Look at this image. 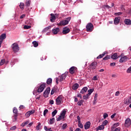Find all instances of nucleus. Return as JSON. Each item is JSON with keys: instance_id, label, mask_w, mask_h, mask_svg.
Masks as SVG:
<instances>
[{"instance_id": "nucleus-1", "label": "nucleus", "mask_w": 131, "mask_h": 131, "mask_svg": "<svg viewBox=\"0 0 131 131\" xmlns=\"http://www.w3.org/2000/svg\"><path fill=\"white\" fill-rule=\"evenodd\" d=\"M70 20H71V17H67L66 19L60 20L59 23L57 24V25L58 26H65V25H68Z\"/></svg>"}, {"instance_id": "nucleus-2", "label": "nucleus", "mask_w": 131, "mask_h": 131, "mask_svg": "<svg viewBox=\"0 0 131 131\" xmlns=\"http://www.w3.org/2000/svg\"><path fill=\"white\" fill-rule=\"evenodd\" d=\"M65 115H66V110H63L60 113V115L56 118L57 121H61L62 119L65 118Z\"/></svg>"}, {"instance_id": "nucleus-3", "label": "nucleus", "mask_w": 131, "mask_h": 131, "mask_svg": "<svg viewBox=\"0 0 131 131\" xmlns=\"http://www.w3.org/2000/svg\"><path fill=\"white\" fill-rule=\"evenodd\" d=\"M64 97L62 95L59 96L56 99V104L61 105L63 102Z\"/></svg>"}, {"instance_id": "nucleus-4", "label": "nucleus", "mask_w": 131, "mask_h": 131, "mask_svg": "<svg viewBox=\"0 0 131 131\" xmlns=\"http://www.w3.org/2000/svg\"><path fill=\"white\" fill-rule=\"evenodd\" d=\"M11 48L14 53L19 52V45L17 43H14L11 45Z\"/></svg>"}, {"instance_id": "nucleus-5", "label": "nucleus", "mask_w": 131, "mask_h": 131, "mask_svg": "<svg viewBox=\"0 0 131 131\" xmlns=\"http://www.w3.org/2000/svg\"><path fill=\"white\" fill-rule=\"evenodd\" d=\"M86 31L89 32H92L94 28V26L92 23H88L86 26Z\"/></svg>"}, {"instance_id": "nucleus-6", "label": "nucleus", "mask_w": 131, "mask_h": 131, "mask_svg": "<svg viewBox=\"0 0 131 131\" xmlns=\"http://www.w3.org/2000/svg\"><path fill=\"white\" fill-rule=\"evenodd\" d=\"M45 88H46V83H43L42 84H41L38 88V93H42V92H43V90H45Z\"/></svg>"}, {"instance_id": "nucleus-7", "label": "nucleus", "mask_w": 131, "mask_h": 131, "mask_svg": "<svg viewBox=\"0 0 131 131\" xmlns=\"http://www.w3.org/2000/svg\"><path fill=\"white\" fill-rule=\"evenodd\" d=\"M50 15H51L50 21L52 22V23L55 22V20H56V18H58L59 16L58 14H54L53 13H51Z\"/></svg>"}, {"instance_id": "nucleus-8", "label": "nucleus", "mask_w": 131, "mask_h": 131, "mask_svg": "<svg viewBox=\"0 0 131 131\" xmlns=\"http://www.w3.org/2000/svg\"><path fill=\"white\" fill-rule=\"evenodd\" d=\"M121 58L119 60L120 63H123V62H126L127 61V56H123V54H121Z\"/></svg>"}, {"instance_id": "nucleus-9", "label": "nucleus", "mask_w": 131, "mask_h": 131, "mask_svg": "<svg viewBox=\"0 0 131 131\" xmlns=\"http://www.w3.org/2000/svg\"><path fill=\"white\" fill-rule=\"evenodd\" d=\"M50 92H51V88H47L43 93V96L45 98H48V97H49Z\"/></svg>"}, {"instance_id": "nucleus-10", "label": "nucleus", "mask_w": 131, "mask_h": 131, "mask_svg": "<svg viewBox=\"0 0 131 131\" xmlns=\"http://www.w3.org/2000/svg\"><path fill=\"white\" fill-rule=\"evenodd\" d=\"M130 125H131L130 119H129V118L126 119L125 122L124 123V126H125V127H129V126H130Z\"/></svg>"}, {"instance_id": "nucleus-11", "label": "nucleus", "mask_w": 131, "mask_h": 131, "mask_svg": "<svg viewBox=\"0 0 131 131\" xmlns=\"http://www.w3.org/2000/svg\"><path fill=\"white\" fill-rule=\"evenodd\" d=\"M77 72V68L75 67H72L69 70V72L71 74H74Z\"/></svg>"}, {"instance_id": "nucleus-12", "label": "nucleus", "mask_w": 131, "mask_h": 131, "mask_svg": "<svg viewBox=\"0 0 131 131\" xmlns=\"http://www.w3.org/2000/svg\"><path fill=\"white\" fill-rule=\"evenodd\" d=\"M35 112V111L34 110L29 111L26 113L25 116L27 118H28V117H29L30 115L34 114Z\"/></svg>"}, {"instance_id": "nucleus-13", "label": "nucleus", "mask_w": 131, "mask_h": 131, "mask_svg": "<svg viewBox=\"0 0 131 131\" xmlns=\"http://www.w3.org/2000/svg\"><path fill=\"white\" fill-rule=\"evenodd\" d=\"M70 32V29L67 27L63 28L62 30L63 34H67V33H69Z\"/></svg>"}, {"instance_id": "nucleus-14", "label": "nucleus", "mask_w": 131, "mask_h": 131, "mask_svg": "<svg viewBox=\"0 0 131 131\" xmlns=\"http://www.w3.org/2000/svg\"><path fill=\"white\" fill-rule=\"evenodd\" d=\"M124 104H126L127 105H129L131 103V96L129 98H126L124 99Z\"/></svg>"}, {"instance_id": "nucleus-15", "label": "nucleus", "mask_w": 131, "mask_h": 131, "mask_svg": "<svg viewBox=\"0 0 131 131\" xmlns=\"http://www.w3.org/2000/svg\"><path fill=\"white\" fill-rule=\"evenodd\" d=\"M120 21V17L118 16L115 18L114 23V24H115V25H118V24H119Z\"/></svg>"}, {"instance_id": "nucleus-16", "label": "nucleus", "mask_w": 131, "mask_h": 131, "mask_svg": "<svg viewBox=\"0 0 131 131\" xmlns=\"http://www.w3.org/2000/svg\"><path fill=\"white\" fill-rule=\"evenodd\" d=\"M84 129H89L90 127H91V122L88 121L86 122L84 124Z\"/></svg>"}, {"instance_id": "nucleus-17", "label": "nucleus", "mask_w": 131, "mask_h": 131, "mask_svg": "<svg viewBox=\"0 0 131 131\" xmlns=\"http://www.w3.org/2000/svg\"><path fill=\"white\" fill-rule=\"evenodd\" d=\"M88 92V87L85 86L82 88V89L80 91V94H82V95L85 94Z\"/></svg>"}, {"instance_id": "nucleus-18", "label": "nucleus", "mask_w": 131, "mask_h": 131, "mask_svg": "<svg viewBox=\"0 0 131 131\" xmlns=\"http://www.w3.org/2000/svg\"><path fill=\"white\" fill-rule=\"evenodd\" d=\"M96 66H97V62H94L90 64V68L91 69L94 70L95 68H96Z\"/></svg>"}, {"instance_id": "nucleus-19", "label": "nucleus", "mask_w": 131, "mask_h": 131, "mask_svg": "<svg viewBox=\"0 0 131 131\" xmlns=\"http://www.w3.org/2000/svg\"><path fill=\"white\" fill-rule=\"evenodd\" d=\"M7 37V36L6 35V34L4 33L2 34L1 36H0V41H3L4 39H6Z\"/></svg>"}, {"instance_id": "nucleus-20", "label": "nucleus", "mask_w": 131, "mask_h": 131, "mask_svg": "<svg viewBox=\"0 0 131 131\" xmlns=\"http://www.w3.org/2000/svg\"><path fill=\"white\" fill-rule=\"evenodd\" d=\"M59 81H63V80H64V79L66 78V74H63L61 75L60 76H59Z\"/></svg>"}, {"instance_id": "nucleus-21", "label": "nucleus", "mask_w": 131, "mask_h": 131, "mask_svg": "<svg viewBox=\"0 0 131 131\" xmlns=\"http://www.w3.org/2000/svg\"><path fill=\"white\" fill-rule=\"evenodd\" d=\"M59 31H60V29H59V28H56L52 30V33H53V34H57Z\"/></svg>"}, {"instance_id": "nucleus-22", "label": "nucleus", "mask_w": 131, "mask_h": 131, "mask_svg": "<svg viewBox=\"0 0 131 131\" xmlns=\"http://www.w3.org/2000/svg\"><path fill=\"white\" fill-rule=\"evenodd\" d=\"M105 128V126L103 125H99L98 127H96V129L97 131L102 130Z\"/></svg>"}, {"instance_id": "nucleus-23", "label": "nucleus", "mask_w": 131, "mask_h": 131, "mask_svg": "<svg viewBox=\"0 0 131 131\" xmlns=\"http://www.w3.org/2000/svg\"><path fill=\"white\" fill-rule=\"evenodd\" d=\"M107 54H108V52H107V51L104 52L102 54H100L97 57V59H101V58H103V57H104Z\"/></svg>"}, {"instance_id": "nucleus-24", "label": "nucleus", "mask_w": 131, "mask_h": 131, "mask_svg": "<svg viewBox=\"0 0 131 131\" xmlns=\"http://www.w3.org/2000/svg\"><path fill=\"white\" fill-rule=\"evenodd\" d=\"M124 23L126 25H131V20L129 19H125L124 20Z\"/></svg>"}, {"instance_id": "nucleus-25", "label": "nucleus", "mask_w": 131, "mask_h": 131, "mask_svg": "<svg viewBox=\"0 0 131 131\" xmlns=\"http://www.w3.org/2000/svg\"><path fill=\"white\" fill-rule=\"evenodd\" d=\"M112 59H113V60H116L117 59H118V54L117 53H114L112 56Z\"/></svg>"}, {"instance_id": "nucleus-26", "label": "nucleus", "mask_w": 131, "mask_h": 131, "mask_svg": "<svg viewBox=\"0 0 131 131\" xmlns=\"http://www.w3.org/2000/svg\"><path fill=\"white\" fill-rule=\"evenodd\" d=\"M79 86V85L78 84L75 83L72 86V89L75 91L76 90H77V89H78Z\"/></svg>"}, {"instance_id": "nucleus-27", "label": "nucleus", "mask_w": 131, "mask_h": 131, "mask_svg": "<svg viewBox=\"0 0 131 131\" xmlns=\"http://www.w3.org/2000/svg\"><path fill=\"white\" fill-rule=\"evenodd\" d=\"M97 100H98V94L96 93L94 96L93 104H96V103H97Z\"/></svg>"}, {"instance_id": "nucleus-28", "label": "nucleus", "mask_w": 131, "mask_h": 131, "mask_svg": "<svg viewBox=\"0 0 131 131\" xmlns=\"http://www.w3.org/2000/svg\"><path fill=\"white\" fill-rule=\"evenodd\" d=\"M121 128L120 127H118L117 128H111V131H120Z\"/></svg>"}, {"instance_id": "nucleus-29", "label": "nucleus", "mask_w": 131, "mask_h": 131, "mask_svg": "<svg viewBox=\"0 0 131 131\" xmlns=\"http://www.w3.org/2000/svg\"><path fill=\"white\" fill-rule=\"evenodd\" d=\"M49 124H53L55 123V118H52L49 120Z\"/></svg>"}, {"instance_id": "nucleus-30", "label": "nucleus", "mask_w": 131, "mask_h": 131, "mask_svg": "<svg viewBox=\"0 0 131 131\" xmlns=\"http://www.w3.org/2000/svg\"><path fill=\"white\" fill-rule=\"evenodd\" d=\"M41 124L40 122L38 123V125L36 127V130H39V129H40Z\"/></svg>"}, {"instance_id": "nucleus-31", "label": "nucleus", "mask_w": 131, "mask_h": 131, "mask_svg": "<svg viewBox=\"0 0 131 131\" xmlns=\"http://www.w3.org/2000/svg\"><path fill=\"white\" fill-rule=\"evenodd\" d=\"M25 7V5H24V3H20L19 5V8L21 9L22 10H24V8Z\"/></svg>"}, {"instance_id": "nucleus-32", "label": "nucleus", "mask_w": 131, "mask_h": 131, "mask_svg": "<svg viewBox=\"0 0 131 131\" xmlns=\"http://www.w3.org/2000/svg\"><path fill=\"white\" fill-rule=\"evenodd\" d=\"M32 44L35 48H37V47H38V42H37L36 41H33Z\"/></svg>"}, {"instance_id": "nucleus-33", "label": "nucleus", "mask_w": 131, "mask_h": 131, "mask_svg": "<svg viewBox=\"0 0 131 131\" xmlns=\"http://www.w3.org/2000/svg\"><path fill=\"white\" fill-rule=\"evenodd\" d=\"M90 96H91V95L87 94L83 96V99L84 100H88V99H89V97H90Z\"/></svg>"}, {"instance_id": "nucleus-34", "label": "nucleus", "mask_w": 131, "mask_h": 131, "mask_svg": "<svg viewBox=\"0 0 131 131\" xmlns=\"http://www.w3.org/2000/svg\"><path fill=\"white\" fill-rule=\"evenodd\" d=\"M49 29H51V26H49L45 28L42 30V32H47V31H48Z\"/></svg>"}, {"instance_id": "nucleus-35", "label": "nucleus", "mask_w": 131, "mask_h": 131, "mask_svg": "<svg viewBox=\"0 0 131 131\" xmlns=\"http://www.w3.org/2000/svg\"><path fill=\"white\" fill-rule=\"evenodd\" d=\"M5 62H6V59H2L0 61V66H3V65H4V64H5Z\"/></svg>"}, {"instance_id": "nucleus-36", "label": "nucleus", "mask_w": 131, "mask_h": 131, "mask_svg": "<svg viewBox=\"0 0 131 131\" xmlns=\"http://www.w3.org/2000/svg\"><path fill=\"white\" fill-rule=\"evenodd\" d=\"M29 123V121H27L26 122H24L20 125L21 126L24 127L25 125H27V124H28Z\"/></svg>"}, {"instance_id": "nucleus-37", "label": "nucleus", "mask_w": 131, "mask_h": 131, "mask_svg": "<svg viewBox=\"0 0 131 131\" xmlns=\"http://www.w3.org/2000/svg\"><path fill=\"white\" fill-rule=\"evenodd\" d=\"M94 89H89L88 90V94L89 95V96H91V95H92V93L94 92Z\"/></svg>"}, {"instance_id": "nucleus-38", "label": "nucleus", "mask_w": 131, "mask_h": 131, "mask_svg": "<svg viewBox=\"0 0 131 131\" xmlns=\"http://www.w3.org/2000/svg\"><path fill=\"white\" fill-rule=\"evenodd\" d=\"M52 81H53V80H52V78H50L48 79V80L47 81V84H51V83H52Z\"/></svg>"}, {"instance_id": "nucleus-39", "label": "nucleus", "mask_w": 131, "mask_h": 131, "mask_svg": "<svg viewBox=\"0 0 131 131\" xmlns=\"http://www.w3.org/2000/svg\"><path fill=\"white\" fill-rule=\"evenodd\" d=\"M57 113H58V111H57V110H55L52 113V117H54Z\"/></svg>"}, {"instance_id": "nucleus-40", "label": "nucleus", "mask_w": 131, "mask_h": 131, "mask_svg": "<svg viewBox=\"0 0 131 131\" xmlns=\"http://www.w3.org/2000/svg\"><path fill=\"white\" fill-rule=\"evenodd\" d=\"M83 103V100H79L77 102L78 106H81V105H82Z\"/></svg>"}, {"instance_id": "nucleus-41", "label": "nucleus", "mask_w": 131, "mask_h": 131, "mask_svg": "<svg viewBox=\"0 0 131 131\" xmlns=\"http://www.w3.org/2000/svg\"><path fill=\"white\" fill-rule=\"evenodd\" d=\"M117 126H119V123H116L114 124L112 128H117L116 127H117Z\"/></svg>"}, {"instance_id": "nucleus-42", "label": "nucleus", "mask_w": 131, "mask_h": 131, "mask_svg": "<svg viewBox=\"0 0 131 131\" xmlns=\"http://www.w3.org/2000/svg\"><path fill=\"white\" fill-rule=\"evenodd\" d=\"M78 126L80 127V128H83V125L82 123H81V122H78Z\"/></svg>"}, {"instance_id": "nucleus-43", "label": "nucleus", "mask_w": 131, "mask_h": 131, "mask_svg": "<svg viewBox=\"0 0 131 131\" xmlns=\"http://www.w3.org/2000/svg\"><path fill=\"white\" fill-rule=\"evenodd\" d=\"M67 127V124L64 123L62 125L61 127L62 129H66V128Z\"/></svg>"}, {"instance_id": "nucleus-44", "label": "nucleus", "mask_w": 131, "mask_h": 131, "mask_svg": "<svg viewBox=\"0 0 131 131\" xmlns=\"http://www.w3.org/2000/svg\"><path fill=\"white\" fill-rule=\"evenodd\" d=\"M107 123H108V121L104 120L103 121L102 125H103V126H105V125H107Z\"/></svg>"}, {"instance_id": "nucleus-45", "label": "nucleus", "mask_w": 131, "mask_h": 131, "mask_svg": "<svg viewBox=\"0 0 131 131\" xmlns=\"http://www.w3.org/2000/svg\"><path fill=\"white\" fill-rule=\"evenodd\" d=\"M24 29H30V28H31V26L25 25L24 26Z\"/></svg>"}, {"instance_id": "nucleus-46", "label": "nucleus", "mask_w": 131, "mask_h": 131, "mask_svg": "<svg viewBox=\"0 0 131 131\" xmlns=\"http://www.w3.org/2000/svg\"><path fill=\"white\" fill-rule=\"evenodd\" d=\"M13 112L15 114H17L18 113V110H17V108L14 107V108H13Z\"/></svg>"}, {"instance_id": "nucleus-47", "label": "nucleus", "mask_w": 131, "mask_h": 131, "mask_svg": "<svg viewBox=\"0 0 131 131\" xmlns=\"http://www.w3.org/2000/svg\"><path fill=\"white\" fill-rule=\"evenodd\" d=\"M29 6H30V1H28L26 3V7H29Z\"/></svg>"}, {"instance_id": "nucleus-48", "label": "nucleus", "mask_w": 131, "mask_h": 131, "mask_svg": "<svg viewBox=\"0 0 131 131\" xmlns=\"http://www.w3.org/2000/svg\"><path fill=\"white\" fill-rule=\"evenodd\" d=\"M108 59H110V56L109 55H106L103 58V60H104L105 61H106V60H108Z\"/></svg>"}, {"instance_id": "nucleus-49", "label": "nucleus", "mask_w": 131, "mask_h": 131, "mask_svg": "<svg viewBox=\"0 0 131 131\" xmlns=\"http://www.w3.org/2000/svg\"><path fill=\"white\" fill-rule=\"evenodd\" d=\"M48 112H49V110H48L47 109L43 111V116H46V115H47V114L48 113Z\"/></svg>"}, {"instance_id": "nucleus-50", "label": "nucleus", "mask_w": 131, "mask_h": 131, "mask_svg": "<svg viewBox=\"0 0 131 131\" xmlns=\"http://www.w3.org/2000/svg\"><path fill=\"white\" fill-rule=\"evenodd\" d=\"M115 15L116 16H120V15H122V12H120L115 13Z\"/></svg>"}, {"instance_id": "nucleus-51", "label": "nucleus", "mask_w": 131, "mask_h": 131, "mask_svg": "<svg viewBox=\"0 0 131 131\" xmlns=\"http://www.w3.org/2000/svg\"><path fill=\"white\" fill-rule=\"evenodd\" d=\"M93 80L96 81L98 80V76H94L93 78H92Z\"/></svg>"}, {"instance_id": "nucleus-52", "label": "nucleus", "mask_w": 131, "mask_h": 131, "mask_svg": "<svg viewBox=\"0 0 131 131\" xmlns=\"http://www.w3.org/2000/svg\"><path fill=\"white\" fill-rule=\"evenodd\" d=\"M44 129H45L46 131H50L51 130V128H48V127H47L46 126H45Z\"/></svg>"}, {"instance_id": "nucleus-53", "label": "nucleus", "mask_w": 131, "mask_h": 131, "mask_svg": "<svg viewBox=\"0 0 131 131\" xmlns=\"http://www.w3.org/2000/svg\"><path fill=\"white\" fill-rule=\"evenodd\" d=\"M108 116V114L104 113L103 115V118L105 119L107 118V117Z\"/></svg>"}, {"instance_id": "nucleus-54", "label": "nucleus", "mask_w": 131, "mask_h": 131, "mask_svg": "<svg viewBox=\"0 0 131 131\" xmlns=\"http://www.w3.org/2000/svg\"><path fill=\"white\" fill-rule=\"evenodd\" d=\"M37 93H38V92H37L36 90H34L33 92V95H37Z\"/></svg>"}, {"instance_id": "nucleus-55", "label": "nucleus", "mask_w": 131, "mask_h": 131, "mask_svg": "<svg viewBox=\"0 0 131 131\" xmlns=\"http://www.w3.org/2000/svg\"><path fill=\"white\" fill-rule=\"evenodd\" d=\"M13 121H16L17 120V115H15L13 117Z\"/></svg>"}, {"instance_id": "nucleus-56", "label": "nucleus", "mask_w": 131, "mask_h": 131, "mask_svg": "<svg viewBox=\"0 0 131 131\" xmlns=\"http://www.w3.org/2000/svg\"><path fill=\"white\" fill-rule=\"evenodd\" d=\"M77 119L78 120V122H81V121L80 120V117H79V116L77 117Z\"/></svg>"}, {"instance_id": "nucleus-57", "label": "nucleus", "mask_w": 131, "mask_h": 131, "mask_svg": "<svg viewBox=\"0 0 131 131\" xmlns=\"http://www.w3.org/2000/svg\"><path fill=\"white\" fill-rule=\"evenodd\" d=\"M119 94H120V93H119V91L116 92L115 93V96L116 97H118V96H119Z\"/></svg>"}, {"instance_id": "nucleus-58", "label": "nucleus", "mask_w": 131, "mask_h": 131, "mask_svg": "<svg viewBox=\"0 0 131 131\" xmlns=\"http://www.w3.org/2000/svg\"><path fill=\"white\" fill-rule=\"evenodd\" d=\"M10 129L11 130H15V129H16V126H14L12 127L11 128H10Z\"/></svg>"}, {"instance_id": "nucleus-59", "label": "nucleus", "mask_w": 131, "mask_h": 131, "mask_svg": "<svg viewBox=\"0 0 131 131\" xmlns=\"http://www.w3.org/2000/svg\"><path fill=\"white\" fill-rule=\"evenodd\" d=\"M77 97H78V98H80V99L82 98V96H81V94H78Z\"/></svg>"}, {"instance_id": "nucleus-60", "label": "nucleus", "mask_w": 131, "mask_h": 131, "mask_svg": "<svg viewBox=\"0 0 131 131\" xmlns=\"http://www.w3.org/2000/svg\"><path fill=\"white\" fill-rule=\"evenodd\" d=\"M111 66H115L116 65V63L115 62H112L110 64Z\"/></svg>"}, {"instance_id": "nucleus-61", "label": "nucleus", "mask_w": 131, "mask_h": 131, "mask_svg": "<svg viewBox=\"0 0 131 131\" xmlns=\"http://www.w3.org/2000/svg\"><path fill=\"white\" fill-rule=\"evenodd\" d=\"M115 115H116V113L113 114V115L111 116V118H112V119L114 118V117H115Z\"/></svg>"}, {"instance_id": "nucleus-62", "label": "nucleus", "mask_w": 131, "mask_h": 131, "mask_svg": "<svg viewBox=\"0 0 131 131\" xmlns=\"http://www.w3.org/2000/svg\"><path fill=\"white\" fill-rule=\"evenodd\" d=\"M50 104H51V105H53L54 104V100H52L50 101Z\"/></svg>"}, {"instance_id": "nucleus-63", "label": "nucleus", "mask_w": 131, "mask_h": 131, "mask_svg": "<svg viewBox=\"0 0 131 131\" xmlns=\"http://www.w3.org/2000/svg\"><path fill=\"white\" fill-rule=\"evenodd\" d=\"M25 17V14H23L21 16H20V19H23V18H24Z\"/></svg>"}, {"instance_id": "nucleus-64", "label": "nucleus", "mask_w": 131, "mask_h": 131, "mask_svg": "<svg viewBox=\"0 0 131 131\" xmlns=\"http://www.w3.org/2000/svg\"><path fill=\"white\" fill-rule=\"evenodd\" d=\"M75 131H81V130L80 129V128H77Z\"/></svg>"}]
</instances>
